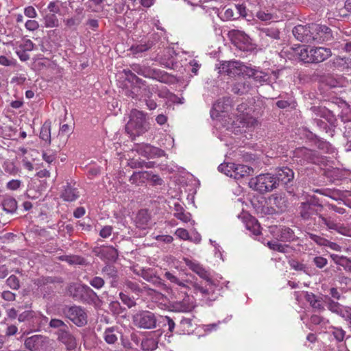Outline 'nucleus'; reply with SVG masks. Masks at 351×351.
<instances>
[{"label": "nucleus", "instance_id": "bb28decb", "mask_svg": "<svg viewBox=\"0 0 351 351\" xmlns=\"http://www.w3.org/2000/svg\"><path fill=\"white\" fill-rule=\"evenodd\" d=\"M233 174L230 175L231 178L239 180L245 176H250L253 173L254 169L249 166L244 165H236L233 167Z\"/></svg>", "mask_w": 351, "mask_h": 351}, {"label": "nucleus", "instance_id": "f8f14e48", "mask_svg": "<svg viewBox=\"0 0 351 351\" xmlns=\"http://www.w3.org/2000/svg\"><path fill=\"white\" fill-rule=\"evenodd\" d=\"M277 186L280 184L287 189L292 186L294 182V172L293 169L288 167H278L276 169V173L273 174Z\"/></svg>", "mask_w": 351, "mask_h": 351}, {"label": "nucleus", "instance_id": "a211bd4d", "mask_svg": "<svg viewBox=\"0 0 351 351\" xmlns=\"http://www.w3.org/2000/svg\"><path fill=\"white\" fill-rule=\"evenodd\" d=\"M271 206H272L278 213L285 212L287 208V199L285 195L281 193H274L271 195L267 200Z\"/></svg>", "mask_w": 351, "mask_h": 351}, {"label": "nucleus", "instance_id": "4468645a", "mask_svg": "<svg viewBox=\"0 0 351 351\" xmlns=\"http://www.w3.org/2000/svg\"><path fill=\"white\" fill-rule=\"evenodd\" d=\"M135 150L139 155L147 158H160L165 155L164 150L150 144H138Z\"/></svg>", "mask_w": 351, "mask_h": 351}, {"label": "nucleus", "instance_id": "4d7b16f0", "mask_svg": "<svg viewBox=\"0 0 351 351\" xmlns=\"http://www.w3.org/2000/svg\"><path fill=\"white\" fill-rule=\"evenodd\" d=\"M109 309L113 315H118L123 312L125 310L118 301H112L109 304Z\"/></svg>", "mask_w": 351, "mask_h": 351}, {"label": "nucleus", "instance_id": "412c9836", "mask_svg": "<svg viewBox=\"0 0 351 351\" xmlns=\"http://www.w3.org/2000/svg\"><path fill=\"white\" fill-rule=\"evenodd\" d=\"M101 274L104 277L110 280L111 287L117 288L119 285V277L118 270L115 266L112 265H106L101 269Z\"/></svg>", "mask_w": 351, "mask_h": 351}, {"label": "nucleus", "instance_id": "680f3d73", "mask_svg": "<svg viewBox=\"0 0 351 351\" xmlns=\"http://www.w3.org/2000/svg\"><path fill=\"white\" fill-rule=\"evenodd\" d=\"M233 167H234V163L229 164H221L218 167V170L228 176L230 177L231 174H233Z\"/></svg>", "mask_w": 351, "mask_h": 351}, {"label": "nucleus", "instance_id": "cd10ccee", "mask_svg": "<svg viewBox=\"0 0 351 351\" xmlns=\"http://www.w3.org/2000/svg\"><path fill=\"white\" fill-rule=\"evenodd\" d=\"M251 88V84L247 80L240 79L232 84L231 90L234 94L241 95L248 93Z\"/></svg>", "mask_w": 351, "mask_h": 351}, {"label": "nucleus", "instance_id": "6e6552de", "mask_svg": "<svg viewBox=\"0 0 351 351\" xmlns=\"http://www.w3.org/2000/svg\"><path fill=\"white\" fill-rule=\"evenodd\" d=\"M228 35L232 43L239 50L251 51L254 49L251 38L244 32L232 29Z\"/></svg>", "mask_w": 351, "mask_h": 351}, {"label": "nucleus", "instance_id": "2f4dec72", "mask_svg": "<svg viewBox=\"0 0 351 351\" xmlns=\"http://www.w3.org/2000/svg\"><path fill=\"white\" fill-rule=\"evenodd\" d=\"M304 298L313 308L320 311H323L325 309L322 304V298L317 297L313 293L306 292Z\"/></svg>", "mask_w": 351, "mask_h": 351}, {"label": "nucleus", "instance_id": "20e7f679", "mask_svg": "<svg viewBox=\"0 0 351 351\" xmlns=\"http://www.w3.org/2000/svg\"><path fill=\"white\" fill-rule=\"evenodd\" d=\"M53 341L40 335H35L25 339L24 345L30 351H56Z\"/></svg>", "mask_w": 351, "mask_h": 351}, {"label": "nucleus", "instance_id": "39448f33", "mask_svg": "<svg viewBox=\"0 0 351 351\" xmlns=\"http://www.w3.org/2000/svg\"><path fill=\"white\" fill-rule=\"evenodd\" d=\"M62 313L66 318L78 327H82L88 323L87 312L80 306H65L62 308Z\"/></svg>", "mask_w": 351, "mask_h": 351}, {"label": "nucleus", "instance_id": "9b49d317", "mask_svg": "<svg viewBox=\"0 0 351 351\" xmlns=\"http://www.w3.org/2000/svg\"><path fill=\"white\" fill-rule=\"evenodd\" d=\"M311 43H322L332 38L331 29L326 25L316 23L311 24Z\"/></svg>", "mask_w": 351, "mask_h": 351}, {"label": "nucleus", "instance_id": "5701e85b", "mask_svg": "<svg viewBox=\"0 0 351 351\" xmlns=\"http://www.w3.org/2000/svg\"><path fill=\"white\" fill-rule=\"evenodd\" d=\"M231 101L228 97L218 99L213 106L210 115L213 118L217 117L220 112H226L230 108Z\"/></svg>", "mask_w": 351, "mask_h": 351}, {"label": "nucleus", "instance_id": "0eeeda50", "mask_svg": "<svg viewBox=\"0 0 351 351\" xmlns=\"http://www.w3.org/2000/svg\"><path fill=\"white\" fill-rule=\"evenodd\" d=\"M293 160L300 165H305L308 163L318 164L321 162V158L316 152L304 147L295 149Z\"/></svg>", "mask_w": 351, "mask_h": 351}, {"label": "nucleus", "instance_id": "69168bd1", "mask_svg": "<svg viewBox=\"0 0 351 351\" xmlns=\"http://www.w3.org/2000/svg\"><path fill=\"white\" fill-rule=\"evenodd\" d=\"M261 213L265 215H272L278 213L272 206H271L268 202H266L265 205L263 206L261 208Z\"/></svg>", "mask_w": 351, "mask_h": 351}, {"label": "nucleus", "instance_id": "bf43d9fd", "mask_svg": "<svg viewBox=\"0 0 351 351\" xmlns=\"http://www.w3.org/2000/svg\"><path fill=\"white\" fill-rule=\"evenodd\" d=\"M141 346L144 350H154L157 348V342L153 339H147L142 341Z\"/></svg>", "mask_w": 351, "mask_h": 351}, {"label": "nucleus", "instance_id": "c03bdc74", "mask_svg": "<svg viewBox=\"0 0 351 351\" xmlns=\"http://www.w3.org/2000/svg\"><path fill=\"white\" fill-rule=\"evenodd\" d=\"M288 263L293 269L298 271H303L306 274H309L308 268L306 265L300 263L297 259L290 258L288 261Z\"/></svg>", "mask_w": 351, "mask_h": 351}, {"label": "nucleus", "instance_id": "ddd939ff", "mask_svg": "<svg viewBox=\"0 0 351 351\" xmlns=\"http://www.w3.org/2000/svg\"><path fill=\"white\" fill-rule=\"evenodd\" d=\"M319 218V224H324L328 230H333L338 233L347 237H351V230L343 224L337 223L331 216L326 217L323 215H318Z\"/></svg>", "mask_w": 351, "mask_h": 351}, {"label": "nucleus", "instance_id": "dca6fc26", "mask_svg": "<svg viewBox=\"0 0 351 351\" xmlns=\"http://www.w3.org/2000/svg\"><path fill=\"white\" fill-rule=\"evenodd\" d=\"M223 19L228 20H236L242 17L247 16V10L245 6L243 4H234L230 7H224Z\"/></svg>", "mask_w": 351, "mask_h": 351}, {"label": "nucleus", "instance_id": "864d4df0", "mask_svg": "<svg viewBox=\"0 0 351 351\" xmlns=\"http://www.w3.org/2000/svg\"><path fill=\"white\" fill-rule=\"evenodd\" d=\"M119 295L121 302L125 305H126L129 308H131L136 306V303L134 300V299L128 295L127 294L124 293L123 292H120Z\"/></svg>", "mask_w": 351, "mask_h": 351}, {"label": "nucleus", "instance_id": "37998d69", "mask_svg": "<svg viewBox=\"0 0 351 351\" xmlns=\"http://www.w3.org/2000/svg\"><path fill=\"white\" fill-rule=\"evenodd\" d=\"M267 246L274 251H277L282 253H289V249L290 248L289 245H283L281 243H279L277 241H268L267 243Z\"/></svg>", "mask_w": 351, "mask_h": 351}, {"label": "nucleus", "instance_id": "b1692460", "mask_svg": "<svg viewBox=\"0 0 351 351\" xmlns=\"http://www.w3.org/2000/svg\"><path fill=\"white\" fill-rule=\"evenodd\" d=\"M332 55L330 48L326 47H313V54H311L313 63L317 64L322 62Z\"/></svg>", "mask_w": 351, "mask_h": 351}, {"label": "nucleus", "instance_id": "c756f323", "mask_svg": "<svg viewBox=\"0 0 351 351\" xmlns=\"http://www.w3.org/2000/svg\"><path fill=\"white\" fill-rule=\"evenodd\" d=\"M186 264L189 267V269L196 273L201 278L204 279V280H210V277L209 273L199 263L193 262L192 261L186 260Z\"/></svg>", "mask_w": 351, "mask_h": 351}, {"label": "nucleus", "instance_id": "7ed1b4c3", "mask_svg": "<svg viewBox=\"0 0 351 351\" xmlns=\"http://www.w3.org/2000/svg\"><path fill=\"white\" fill-rule=\"evenodd\" d=\"M249 186L261 194L278 188L274 176L271 173H263L252 178L249 181Z\"/></svg>", "mask_w": 351, "mask_h": 351}, {"label": "nucleus", "instance_id": "473e14b6", "mask_svg": "<svg viewBox=\"0 0 351 351\" xmlns=\"http://www.w3.org/2000/svg\"><path fill=\"white\" fill-rule=\"evenodd\" d=\"M99 254L102 257L112 262H116L119 256L118 250L112 246L103 247Z\"/></svg>", "mask_w": 351, "mask_h": 351}, {"label": "nucleus", "instance_id": "e433bc0d", "mask_svg": "<svg viewBox=\"0 0 351 351\" xmlns=\"http://www.w3.org/2000/svg\"><path fill=\"white\" fill-rule=\"evenodd\" d=\"M174 216L177 219L182 221L183 222H188L191 220V214L188 212H185L184 208L179 203H176L174 204Z\"/></svg>", "mask_w": 351, "mask_h": 351}, {"label": "nucleus", "instance_id": "7c9ffc66", "mask_svg": "<svg viewBox=\"0 0 351 351\" xmlns=\"http://www.w3.org/2000/svg\"><path fill=\"white\" fill-rule=\"evenodd\" d=\"M278 239L282 242H292L298 239L293 230L289 227H282L279 229Z\"/></svg>", "mask_w": 351, "mask_h": 351}, {"label": "nucleus", "instance_id": "052dcab7", "mask_svg": "<svg viewBox=\"0 0 351 351\" xmlns=\"http://www.w3.org/2000/svg\"><path fill=\"white\" fill-rule=\"evenodd\" d=\"M89 284L97 289H101L105 285V280L103 278L99 276H94L89 280Z\"/></svg>", "mask_w": 351, "mask_h": 351}, {"label": "nucleus", "instance_id": "3c124183", "mask_svg": "<svg viewBox=\"0 0 351 351\" xmlns=\"http://www.w3.org/2000/svg\"><path fill=\"white\" fill-rule=\"evenodd\" d=\"M152 46V43H147L145 44L134 45L130 47V51L133 54L143 53L149 50Z\"/></svg>", "mask_w": 351, "mask_h": 351}, {"label": "nucleus", "instance_id": "c9c22d12", "mask_svg": "<svg viewBox=\"0 0 351 351\" xmlns=\"http://www.w3.org/2000/svg\"><path fill=\"white\" fill-rule=\"evenodd\" d=\"M149 219L150 217L147 210H141L136 217L135 222L138 228L145 229L147 226Z\"/></svg>", "mask_w": 351, "mask_h": 351}, {"label": "nucleus", "instance_id": "de8ad7c7", "mask_svg": "<svg viewBox=\"0 0 351 351\" xmlns=\"http://www.w3.org/2000/svg\"><path fill=\"white\" fill-rule=\"evenodd\" d=\"M40 138L48 143H51V126L49 123L45 122L42 126Z\"/></svg>", "mask_w": 351, "mask_h": 351}, {"label": "nucleus", "instance_id": "c85d7f7f", "mask_svg": "<svg viewBox=\"0 0 351 351\" xmlns=\"http://www.w3.org/2000/svg\"><path fill=\"white\" fill-rule=\"evenodd\" d=\"M248 77H252L256 82L262 83L267 82L269 83L271 81L269 80V77L268 75L261 71L257 70L255 68H252L247 66V69L245 73Z\"/></svg>", "mask_w": 351, "mask_h": 351}, {"label": "nucleus", "instance_id": "1a4fd4ad", "mask_svg": "<svg viewBox=\"0 0 351 351\" xmlns=\"http://www.w3.org/2000/svg\"><path fill=\"white\" fill-rule=\"evenodd\" d=\"M132 322L139 328L154 329L156 327L157 319L152 312L142 311L133 315Z\"/></svg>", "mask_w": 351, "mask_h": 351}, {"label": "nucleus", "instance_id": "aec40b11", "mask_svg": "<svg viewBox=\"0 0 351 351\" xmlns=\"http://www.w3.org/2000/svg\"><path fill=\"white\" fill-rule=\"evenodd\" d=\"M292 32L297 40L302 43H311V24L297 25L293 29Z\"/></svg>", "mask_w": 351, "mask_h": 351}, {"label": "nucleus", "instance_id": "f03ea898", "mask_svg": "<svg viewBox=\"0 0 351 351\" xmlns=\"http://www.w3.org/2000/svg\"><path fill=\"white\" fill-rule=\"evenodd\" d=\"M189 278L186 279V282L189 287L186 289H193V293L196 295L199 294L202 300H205L207 303L215 301L217 298V295L215 293V284L213 280L210 278V280H205L204 285L202 282H198L197 279L193 280Z\"/></svg>", "mask_w": 351, "mask_h": 351}, {"label": "nucleus", "instance_id": "6e6d98bb", "mask_svg": "<svg viewBox=\"0 0 351 351\" xmlns=\"http://www.w3.org/2000/svg\"><path fill=\"white\" fill-rule=\"evenodd\" d=\"M7 285L13 290H18L20 288V281L15 275H11L6 280Z\"/></svg>", "mask_w": 351, "mask_h": 351}, {"label": "nucleus", "instance_id": "13d9d810", "mask_svg": "<svg viewBox=\"0 0 351 351\" xmlns=\"http://www.w3.org/2000/svg\"><path fill=\"white\" fill-rule=\"evenodd\" d=\"M149 66H143L139 64H132L130 65L132 70L137 74L146 77Z\"/></svg>", "mask_w": 351, "mask_h": 351}, {"label": "nucleus", "instance_id": "a878e982", "mask_svg": "<svg viewBox=\"0 0 351 351\" xmlns=\"http://www.w3.org/2000/svg\"><path fill=\"white\" fill-rule=\"evenodd\" d=\"M195 306V300L193 298L186 295L182 300L176 302L173 307L178 311L190 312Z\"/></svg>", "mask_w": 351, "mask_h": 351}, {"label": "nucleus", "instance_id": "2eb2a0df", "mask_svg": "<svg viewBox=\"0 0 351 351\" xmlns=\"http://www.w3.org/2000/svg\"><path fill=\"white\" fill-rule=\"evenodd\" d=\"M317 207L322 208V205L315 199L302 202L300 206V215L304 220H309L313 215H318Z\"/></svg>", "mask_w": 351, "mask_h": 351}, {"label": "nucleus", "instance_id": "4be33fe9", "mask_svg": "<svg viewBox=\"0 0 351 351\" xmlns=\"http://www.w3.org/2000/svg\"><path fill=\"white\" fill-rule=\"evenodd\" d=\"M241 218L245 225V228L252 232L254 235L261 234V226L258 220L248 213H242Z\"/></svg>", "mask_w": 351, "mask_h": 351}, {"label": "nucleus", "instance_id": "423d86ee", "mask_svg": "<svg viewBox=\"0 0 351 351\" xmlns=\"http://www.w3.org/2000/svg\"><path fill=\"white\" fill-rule=\"evenodd\" d=\"M68 291L75 300L82 302H89L97 297V293L86 285H71Z\"/></svg>", "mask_w": 351, "mask_h": 351}, {"label": "nucleus", "instance_id": "e2e57ef3", "mask_svg": "<svg viewBox=\"0 0 351 351\" xmlns=\"http://www.w3.org/2000/svg\"><path fill=\"white\" fill-rule=\"evenodd\" d=\"M148 282L152 283L158 287H160L162 289H167L166 285L162 282V280L155 275H151L150 278L148 279Z\"/></svg>", "mask_w": 351, "mask_h": 351}, {"label": "nucleus", "instance_id": "393cba45", "mask_svg": "<svg viewBox=\"0 0 351 351\" xmlns=\"http://www.w3.org/2000/svg\"><path fill=\"white\" fill-rule=\"evenodd\" d=\"M145 77L152 78L160 82L167 84L170 81L171 76L165 71L148 66Z\"/></svg>", "mask_w": 351, "mask_h": 351}, {"label": "nucleus", "instance_id": "338daca9", "mask_svg": "<svg viewBox=\"0 0 351 351\" xmlns=\"http://www.w3.org/2000/svg\"><path fill=\"white\" fill-rule=\"evenodd\" d=\"M34 44L33 42L29 39H26L23 41L19 45V48L22 50L26 51H30L33 50Z\"/></svg>", "mask_w": 351, "mask_h": 351}, {"label": "nucleus", "instance_id": "09e8293b", "mask_svg": "<svg viewBox=\"0 0 351 351\" xmlns=\"http://www.w3.org/2000/svg\"><path fill=\"white\" fill-rule=\"evenodd\" d=\"M62 261H65L70 265H83L85 262L84 258L79 256H61Z\"/></svg>", "mask_w": 351, "mask_h": 351}, {"label": "nucleus", "instance_id": "6ab92c4d", "mask_svg": "<svg viewBox=\"0 0 351 351\" xmlns=\"http://www.w3.org/2000/svg\"><path fill=\"white\" fill-rule=\"evenodd\" d=\"M56 334L58 340L64 344L67 350H71L76 348V339L69 330V327L66 330H57Z\"/></svg>", "mask_w": 351, "mask_h": 351}, {"label": "nucleus", "instance_id": "49530a36", "mask_svg": "<svg viewBox=\"0 0 351 351\" xmlns=\"http://www.w3.org/2000/svg\"><path fill=\"white\" fill-rule=\"evenodd\" d=\"M44 23L46 27H56L59 25V21L55 14H47L44 17Z\"/></svg>", "mask_w": 351, "mask_h": 351}, {"label": "nucleus", "instance_id": "8fccbe9b", "mask_svg": "<svg viewBox=\"0 0 351 351\" xmlns=\"http://www.w3.org/2000/svg\"><path fill=\"white\" fill-rule=\"evenodd\" d=\"M123 285L126 289L130 290L137 295L142 293V289H141L139 285L136 282H133L130 280H125L123 282Z\"/></svg>", "mask_w": 351, "mask_h": 351}, {"label": "nucleus", "instance_id": "4c0bfd02", "mask_svg": "<svg viewBox=\"0 0 351 351\" xmlns=\"http://www.w3.org/2000/svg\"><path fill=\"white\" fill-rule=\"evenodd\" d=\"M324 298V302L328 310L338 315H341L343 317H347V315L343 313L341 306L338 302L332 300L328 296L326 295Z\"/></svg>", "mask_w": 351, "mask_h": 351}, {"label": "nucleus", "instance_id": "ea45409f", "mask_svg": "<svg viewBox=\"0 0 351 351\" xmlns=\"http://www.w3.org/2000/svg\"><path fill=\"white\" fill-rule=\"evenodd\" d=\"M261 36L262 38L269 37L272 39H279L280 32L276 27H266L260 29Z\"/></svg>", "mask_w": 351, "mask_h": 351}, {"label": "nucleus", "instance_id": "f257e3e1", "mask_svg": "<svg viewBox=\"0 0 351 351\" xmlns=\"http://www.w3.org/2000/svg\"><path fill=\"white\" fill-rule=\"evenodd\" d=\"M145 114L136 109L132 110L130 114V120L125 125V131L132 140L147 132L149 129V123L147 121Z\"/></svg>", "mask_w": 351, "mask_h": 351}, {"label": "nucleus", "instance_id": "a19ab883", "mask_svg": "<svg viewBox=\"0 0 351 351\" xmlns=\"http://www.w3.org/2000/svg\"><path fill=\"white\" fill-rule=\"evenodd\" d=\"M2 206L3 210L7 213H12L15 212L17 208V202L14 197H5L2 202Z\"/></svg>", "mask_w": 351, "mask_h": 351}, {"label": "nucleus", "instance_id": "f704fd0d", "mask_svg": "<svg viewBox=\"0 0 351 351\" xmlns=\"http://www.w3.org/2000/svg\"><path fill=\"white\" fill-rule=\"evenodd\" d=\"M149 175V171L134 172V173L132 175V176L130 178V182L132 184H134L138 186L143 184L147 180H148Z\"/></svg>", "mask_w": 351, "mask_h": 351}, {"label": "nucleus", "instance_id": "9d476101", "mask_svg": "<svg viewBox=\"0 0 351 351\" xmlns=\"http://www.w3.org/2000/svg\"><path fill=\"white\" fill-rule=\"evenodd\" d=\"M219 69L221 73L234 77L241 74L245 75L247 66L240 61L231 60L222 62Z\"/></svg>", "mask_w": 351, "mask_h": 351}, {"label": "nucleus", "instance_id": "79ce46f5", "mask_svg": "<svg viewBox=\"0 0 351 351\" xmlns=\"http://www.w3.org/2000/svg\"><path fill=\"white\" fill-rule=\"evenodd\" d=\"M326 332L328 333L330 335L333 336L337 341H342L344 339L346 335V331L343 330L341 328L332 326H329Z\"/></svg>", "mask_w": 351, "mask_h": 351}, {"label": "nucleus", "instance_id": "0e129e2a", "mask_svg": "<svg viewBox=\"0 0 351 351\" xmlns=\"http://www.w3.org/2000/svg\"><path fill=\"white\" fill-rule=\"evenodd\" d=\"M310 322L314 325L326 324L329 323L328 319H325L323 317L318 315H313L310 317Z\"/></svg>", "mask_w": 351, "mask_h": 351}, {"label": "nucleus", "instance_id": "58836bf2", "mask_svg": "<svg viewBox=\"0 0 351 351\" xmlns=\"http://www.w3.org/2000/svg\"><path fill=\"white\" fill-rule=\"evenodd\" d=\"M79 196L78 192L76 189L72 188L71 186L67 185L61 194V197L67 202L75 201Z\"/></svg>", "mask_w": 351, "mask_h": 351}, {"label": "nucleus", "instance_id": "f3484780", "mask_svg": "<svg viewBox=\"0 0 351 351\" xmlns=\"http://www.w3.org/2000/svg\"><path fill=\"white\" fill-rule=\"evenodd\" d=\"M57 282L56 278L53 277H40L35 281V284L45 298L54 291V284Z\"/></svg>", "mask_w": 351, "mask_h": 351}, {"label": "nucleus", "instance_id": "5fc2aeb1", "mask_svg": "<svg viewBox=\"0 0 351 351\" xmlns=\"http://www.w3.org/2000/svg\"><path fill=\"white\" fill-rule=\"evenodd\" d=\"M307 235L312 241H313L315 243H316L319 245L327 246L328 244L330 243V241L328 240H327L326 239H325L324 237H322L321 236H319V235H317V234H315L313 233H310V232H307Z\"/></svg>", "mask_w": 351, "mask_h": 351}, {"label": "nucleus", "instance_id": "603ef678", "mask_svg": "<svg viewBox=\"0 0 351 351\" xmlns=\"http://www.w3.org/2000/svg\"><path fill=\"white\" fill-rule=\"evenodd\" d=\"M49 326L52 328L58 329V330H66L68 326L60 319H51L49 323Z\"/></svg>", "mask_w": 351, "mask_h": 351}, {"label": "nucleus", "instance_id": "a18cd8bd", "mask_svg": "<svg viewBox=\"0 0 351 351\" xmlns=\"http://www.w3.org/2000/svg\"><path fill=\"white\" fill-rule=\"evenodd\" d=\"M164 276L169 280L171 282L178 285L182 287H189V285H187L185 280H180L177 276H176L173 273L170 271H166L164 274Z\"/></svg>", "mask_w": 351, "mask_h": 351}, {"label": "nucleus", "instance_id": "72a5a7b5", "mask_svg": "<svg viewBox=\"0 0 351 351\" xmlns=\"http://www.w3.org/2000/svg\"><path fill=\"white\" fill-rule=\"evenodd\" d=\"M118 334H119L118 327H109L104 331V339L107 343L114 344L118 340Z\"/></svg>", "mask_w": 351, "mask_h": 351}, {"label": "nucleus", "instance_id": "774afa93", "mask_svg": "<svg viewBox=\"0 0 351 351\" xmlns=\"http://www.w3.org/2000/svg\"><path fill=\"white\" fill-rule=\"evenodd\" d=\"M59 1H51L47 5V10L51 12L50 14H58L60 12Z\"/></svg>", "mask_w": 351, "mask_h": 351}]
</instances>
